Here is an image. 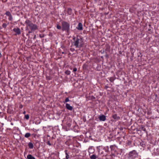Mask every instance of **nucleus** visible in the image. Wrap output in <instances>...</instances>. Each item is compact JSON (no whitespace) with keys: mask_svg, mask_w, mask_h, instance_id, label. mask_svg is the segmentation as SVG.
Returning <instances> with one entry per match:
<instances>
[{"mask_svg":"<svg viewBox=\"0 0 159 159\" xmlns=\"http://www.w3.org/2000/svg\"><path fill=\"white\" fill-rule=\"evenodd\" d=\"M25 24H26V30H29L28 34H27V35H29L30 34L37 30L38 29L39 27L37 25L34 24L31 20L28 19L26 20Z\"/></svg>","mask_w":159,"mask_h":159,"instance_id":"nucleus-1","label":"nucleus"},{"mask_svg":"<svg viewBox=\"0 0 159 159\" xmlns=\"http://www.w3.org/2000/svg\"><path fill=\"white\" fill-rule=\"evenodd\" d=\"M72 39L73 40V45L76 48H80L83 47L84 43L83 39L80 36L77 35L76 37L73 36L72 37Z\"/></svg>","mask_w":159,"mask_h":159,"instance_id":"nucleus-2","label":"nucleus"},{"mask_svg":"<svg viewBox=\"0 0 159 159\" xmlns=\"http://www.w3.org/2000/svg\"><path fill=\"white\" fill-rule=\"evenodd\" d=\"M61 30L62 31H65L68 32L70 30V24L65 21L61 22Z\"/></svg>","mask_w":159,"mask_h":159,"instance_id":"nucleus-3","label":"nucleus"},{"mask_svg":"<svg viewBox=\"0 0 159 159\" xmlns=\"http://www.w3.org/2000/svg\"><path fill=\"white\" fill-rule=\"evenodd\" d=\"M5 15L9 17L8 19L10 21H12L13 17L10 12L9 11H7L5 13Z\"/></svg>","mask_w":159,"mask_h":159,"instance_id":"nucleus-4","label":"nucleus"},{"mask_svg":"<svg viewBox=\"0 0 159 159\" xmlns=\"http://www.w3.org/2000/svg\"><path fill=\"white\" fill-rule=\"evenodd\" d=\"M13 30V31L16 33L15 35H19L21 34L20 29L18 28H14Z\"/></svg>","mask_w":159,"mask_h":159,"instance_id":"nucleus-5","label":"nucleus"},{"mask_svg":"<svg viewBox=\"0 0 159 159\" xmlns=\"http://www.w3.org/2000/svg\"><path fill=\"white\" fill-rule=\"evenodd\" d=\"M110 148L112 152H116L117 147L115 145H112L110 146Z\"/></svg>","mask_w":159,"mask_h":159,"instance_id":"nucleus-6","label":"nucleus"},{"mask_svg":"<svg viewBox=\"0 0 159 159\" xmlns=\"http://www.w3.org/2000/svg\"><path fill=\"white\" fill-rule=\"evenodd\" d=\"M66 107L67 109L70 111H72L73 109V107L67 103H66Z\"/></svg>","mask_w":159,"mask_h":159,"instance_id":"nucleus-7","label":"nucleus"},{"mask_svg":"<svg viewBox=\"0 0 159 159\" xmlns=\"http://www.w3.org/2000/svg\"><path fill=\"white\" fill-rule=\"evenodd\" d=\"M99 119L100 121H104L106 120V116L104 115H102L99 117Z\"/></svg>","mask_w":159,"mask_h":159,"instance_id":"nucleus-8","label":"nucleus"},{"mask_svg":"<svg viewBox=\"0 0 159 159\" xmlns=\"http://www.w3.org/2000/svg\"><path fill=\"white\" fill-rule=\"evenodd\" d=\"M76 28L79 30H83V25L81 23H79L78 26L76 27Z\"/></svg>","mask_w":159,"mask_h":159,"instance_id":"nucleus-9","label":"nucleus"},{"mask_svg":"<svg viewBox=\"0 0 159 159\" xmlns=\"http://www.w3.org/2000/svg\"><path fill=\"white\" fill-rule=\"evenodd\" d=\"M112 118L114 119L115 120H118L120 119V117L118 116L117 114H115L113 115L112 116Z\"/></svg>","mask_w":159,"mask_h":159,"instance_id":"nucleus-10","label":"nucleus"},{"mask_svg":"<svg viewBox=\"0 0 159 159\" xmlns=\"http://www.w3.org/2000/svg\"><path fill=\"white\" fill-rule=\"evenodd\" d=\"M86 98L88 100H94L95 99V98L93 96L86 97Z\"/></svg>","mask_w":159,"mask_h":159,"instance_id":"nucleus-11","label":"nucleus"},{"mask_svg":"<svg viewBox=\"0 0 159 159\" xmlns=\"http://www.w3.org/2000/svg\"><path fill=\"white\" fill-rule=\"evenodd\" d=\"M72 9L70 8H69L67 9V13L68 15H70L72 14Z\"/></svg>","mask_w":159,"mask_h":159,"instance_id":"nucleus-12","label":"nucleus"},{"mask_svg":"<svg viewBox=\"0 0 159 159\" xmlns=\"http://www.w3.org/2000/svg\"><path fill=\"white\" fill-rule=\"evenodd\" d=\"M29 148L30 149H32L33 148L34 145L31 142H30L28 144Z\"/></svg>","mask_w":159,"mask_h":159,"instance_id":"nucleus-13","label":"nucleus"},{"mask_svg":"<svg viewBox=\"0 0 159 159\" xmlns=\"http://www.w3.org/2000/svg\"><path fill=\"white\" fill-rule=\"evenodd\" d=\"M71 121H67L66 123V125L68 127H70L71 125Z\"/></svg>","mask_w":159,"mask_h":159,"instance_id":"nucleus-14","label":"nucleus"},{"mask_svg":"<svg viewBox=\"0 0 159 159\" xmlns=\"http://www.w3.org/2000/svg\"><path fill=\"white\" fill-rule=\"evenodd\" d=\"M28 159H35V158L31 154H29L27 156Z\"/></svg>","mask_w":159,"mask_h":159,"instance_id":"nucleus-15","label":"nucleus"},{"mask_svg":"<svg viewBox=\"0 0 159 159\" xmlns=\"http://www.w3.org/2000/svg\"><path fill=\"white\" fill-rule=\"evenodd\" d=\"M51 138L50 136L49 135H47L46 138L44 140V142H46L47 141L50 140Z\"/></svg>","mask_w":159,"mask_h":159,"instance_id":"nucleus-16","label":"nucleus"},{"mask_svg":"<svg viewBox=\"0 0 159 159\" xmlns=\"http://www.w3.org/2000/svg\"><path fill=\"white\" fill-rule=\"evenodd\" d=\"M103 149L106 152H109V147L108 146L104 147Z\"/></svg>","mask_w":159,"mask_h":159,"instance_id":"nucleus-17","label":"nucleus"},{"mask_svg":"<svg viewBox=\"0 0 159 159\" xmlns=\"http://www.w3.org/2000/svg\"><path fill=\"white\" fill-rule=\"evenodd\" d=\"M30 133H27L25 134V137L26 138H28L30 136Z\"/></svg>","mask_w":159,"mask_h":159,"instance_id":"nucleus-18","label":"nucleus"},{"mask_svg":"<svg viewBox=\"0 0 159 159\" xmlns=\"http://www.w3.org/2000/svg\"><path fill=\"white\" fill-rule=\"evenodd\" d=\"M140 129L142 130H143L144 131H145L146 130V129L145 128L144 126L143 125H141L140 128Z\"/></svg>","mask_w":159,"mask_h":159,"instance_id":"nucleus-19","label":"nucleus"},{"mask_svg":"<svg viewBox=\"0 0 159 159\" xmlns=\"http://www.w3.org/2000/svg\"><path fill=\"white\" fill-rule=\"evenodd\" d=\"M90 158L91 159H96V157L95 155L93 154L91 156H90Z\"/></svg>","mask_w":159,"mask_h":159,"instance_id":"nucleus-20","label":"nucleus"},{"mask_svg":"<svg viewBox=\"0 0 159 159\" xmlns=\"http://www.w3.org/2000/svg\"><path fill=\"white\" fill-rule=\"evenodd\" d=\"M109 80L111 82H113V81L115 80V78H114V77H111L110 78V79H109Z\"/></svg>","mask_w":159,"mask_h":159,"instance_id":"nucleus-21","label":"nucleus"},{"mask_svg":"<svg viewBox=\"0 0 159 159\" xmlns=\"http://www.w3.org/2000/svg\"><path fill=\"white\" fill-rule=\"evenodd\" d=\"M46 79L47 80H52V78L50 76H46Z\"/></svg>","mask_w":159,"mask_h":159,"instance_id":"nucleus-22","label":"nucleus"},{"mask_svg":"<svg viewBox=\"0 0 159 159\" xmlns=\"http://www.w3.org/2000/svg\"><path fill=\"white\" fill-rule=\"evenodd\" d=\"M25 118L27 120H28L29 118V114L25 115Z\"/></svg>","mask_w":159,"mask_h":159,"instance_id":"nucleus-23","label":"nucleus"},{"mask_svg":"<svg viewBox=\"0 0 159 159\" xmlns=\"http://www.w3.org/2000/svg\"><path fill=\"white\" fill-rule=\"evenodd\" d=\"M45 143L49 146H51L52 145V144L50 143V140L45 142Z\"/></svg>","mask_w":159,"mask_h":159,"instance_id":"nucleus-24","label":"nucleus"},{"mask_svg":"<svg viewBox=\"0 0 159 159\" xmlns=\"http://www.w3.org/2000/svg\"><path fill=\"white\" fill-rule=\"evenodd\" d=\"M9 24V23H8L7 24H6V23H3L2 24V27L4 28H5L7 27V25Z\"/></svg>","mask_w":159,"mask_h":159,"instance_id":"nucleus-25","label":"nucleus"},{"mask_svg":"<svg viewBox=\"0 0 159 159\" xmlns=\"http://www.w3.org/2000/svg\"><path fill=\"white\" fill-rule=\"evenodd\" d=\"M69 101V98H66L65 100L63 102V103H65L66 102H68Z\"/></svg>","mask_w":159,"mask_h":159,"instance_id":"nucleus-26","label":"nucleus"},{"mask_svg":"<svg viewBox=\"0 0 159 159\" xmlns=\"http://www.w3.org/2000/svg\"><path fill=\"white\" fill-rule=\"evenodd\" d=\"M66 150L65 151L66 155V159H68L69 158V155L68 154V153L66 152Z\"/></svg>","mask_w":159,"mask_h":159,"instance_id":"nucleus-27","label":"nucleus"},{"mask_svg":"<svg viewBox=\"0 0 159 159\" xmlns=\"http://www.w3.org/2000/svg\"><path fill=\"white\" fill-rule=\"evenodd\" d=\"M57 28L58 30H61V27L59 25H57Z\"/></svg>","mask_w":159,"mask_h":159,"instance_id":"nucleus-28","label":"nucleus"},{"mask_svg":"<svg viewBox=\"0 0 159 159\" xmlns=\"http://www.w3.org/2000/svg\"><path fill=\"white\" fill-rule=\"evenodd\" d=\"M39 37L41 38H43L44 37V35L43 34H39Z\"/></svg>","mask_w":159,"mask_h":159,"instance_id":"nucleus-29","label":"nucleus"},{"mask_svg":"<svg viewBox=\"0 0 159 159\" xmlns=\"http://www.w3.org/2000/svg\"><path fill=\"white\" fill-rule=\"evenodd\" d=\"M77 69L75 67L73 68V72H75V71H77Z\"/></svg>","mask_w":159,"mask_h":159,"instance_id":"nucleus-30","label":"nucleus"},{"mask_svg":"<svg viewBox=\"0 0 159 159\" xmlns=\"http://www.w3.org/2000/svg\"><path fill=\"white\" fill-rule=\"evenodd\" d=\"M65 73L67 75H69L70 74V73H69V72H67L66 71V72Z\"/></svg>","mask_w":159,"mask_h":159,"instance_id":"nucleus-31","label":"nucleus"},{"mask_svg":"<svg viewBox=\"0 0 159 159\" xmlns=\"http://www.w3.org/2000/svg\"><path fill=\"white\" fill-rule=\"evenodd\" d=\"M142 146L143 147H144L145 146V144H142Z\"/></svg>","mask_w":159,"mask_h":159,"instance_id":"nucleus-32","label":"nucleus"},{"mask_svg":"<svg viewBox=\"0 0 159 159\" xmlns=\"http://www.w3.org/2000/svg\"><path fill=\"white\" fill-rule=\"evenodd\" d=\"M70 50L72 51H74L75 50V49H72V48H71L70 49Z\"/></svg>","mask_w":159,"mask_h":159,"instance_id":"nucleus-33","label":"nucleus"},{"mask_svg":"<svg viewBox=\"0 0 159 159\" xmlns=\"http://www.w3.org/2000/svg\"><path fill=\"white\" fill-rule=\"evenodd\" d=\"M22 107H23V106L22 105H20V108H22Z\"/></svg>","mask_w":159,"mask_h":159,"instance_id":"nucleus-34","label":"nucleus"},{"mask_svg":"<svg viewBox=\"0 0 159 159\" xmlns=\"http://www.w3.org/2000/svg\"><path fill=\"white\" fill-rule=\"evenodd\" d=\"M2 57V55L1 54V53L0 52V57Z\"/></svg>","mask_w":159,"mask_h":159,"instance_id":"nucleus-35","label":"nucleus"},{"mask_svg":"<svg viewBox=\"0 0 159 159\" xmlns=\"http://www.w3.org/2000/svg\"><path fill=\"white\" fill-rule=\"evenodd\" d=\"M36 38V35H35L34 38V39H35Z\"/></svg>","mask_w":159,"mask_h":159,"instance_id":"nucleus-36","label":"nucleus"},{"mask_svg":"<svg viewBox=\"0 0 159 159\" xmlns=\"http://www.w3.org/2000/svg\"><path fill=\"white\" fill-rule=\"evenodd\" d=\"M25 113H26V112H25V111H24L23 112V114H25Z\"/></svg>","mask_w":159,"mask_h":159,"instance_id":"nucleus-37","label":"nucleus"},{"mask_svg":"<svg viewBox=\"0 0 159 159\" xmlns=\"http://www.w3.org/2000/svg\"><path fill=\"white\" fill-rule=\"evenodd\" d=\"M54 139V138H53V137H52V139Z\"/></svg>","mask_w":159,"mask_h":159,"instance_id":"nucleus-38","label":"nucleus"},{"mask_svg":"<svg viewBox=\"0 0 159 159\" xmlns=\"http://www.w3.org/2000/svg\"><path fill=\"white\" fill-rule=\"evenodd\" d=\"M1 113H2V112H0V114H1Z\"/></svg>","mask_w":159,"mask_h":159,"instance_id":"nucleus-39","label":"nucleus"},{"mask_svg":"<svg viewBox=\"0 0 159 159\" xmlns=\"http://www.w3.org/2000/svg\"><path fill=\"white\" fill-rule=\"evenodd\" d=\"M62 53L63 54L64 53V52H62Z\"/></svg>","mask_w":159,"mask_h":159,"instance_id":"nucleus-40","label":"nucleus"},{"mask_svg":"<svg viewBox=\"0 0 159 159\" xmlns=\"http://www.w3.org/2000/svg\"><path fill=\"white\" fill-rule=\"evenodd\" d=\"M66 159V158H64V159Z\"/></svg>","mask_w":159,"mask_h":159,"instance_id":"nucleus-41","label":"nucleus"}]
</instances>
